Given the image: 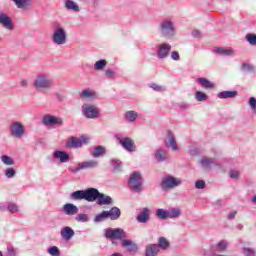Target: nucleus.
<instances>
[{"label":"nucleus","instance_id":"c9c22d12","mask_svg":"<svg viewBox=\"0 0 256 256\" xmlns=\"http://www.w3.org/2000/svg\"><path fill=\"white\" fill-rule=\"evenodd\" d=\"M178 217H181V209L172 208L168 210V219H177Z\"/></svg>","mask_w":256,"mask_h":256},{"label":"nucleus","instance_id":"a18cd8bd","mask_svg":"<svg viewBox=\"0 0 256 256\" xmlns=\"http://www.w3.org/2000/svg\"><path fill=\"white\" fill-rule=\"evenodd\" d=\"M229 243L226 240H221L217 243V251H225Z\"/></svg>","mask_w":256,"mask_h":256},{"label":"nucleus","instance_id":"a211bd4d","mask_svg":"<svg viewBox=\"0 0 256 256\" xmlns=\"http://www.w3.org/2000/svg\"><path fill=\"white\" fill-rule=\"evenodd\" d=\"M62 211L65 215L73 217V215H77L79 213V208L72 203H66L62 207Z\"/></svg>","mask_w":256,"mask_h":256},{"label":"nucleus","instance_id":"423d86ee","mask_svg":"<svg viewBox=\"0 0 256 256\" xmlns=\"http://www.w3.org/2000/svg\"><path fill=\"white\" fill-rule=\"evenodd\" d=\"M128 183L132 191H135L136 193H141V191H143V180L141 178V173L134 172L131 174Z\"/></svg>","mask_w":256,"mask_h":256},{"label":"nucleus","instance_id":"ddd939ff","mask_svg":"<svg viewBox=\"0 0 256 256\" xmlns=\"http://www.w3.org/2000/svg\"><path fill=\"white\" fill-rule=\"evenodd\" d=\"M117 139L120 145L123 147V149L128 151V153H133L135 151L136 147H135V141H133V139L129 137L123 138L121 136H118Z\"/></svg>","mask_w":256,"mask_h":256},{"label":"nucleus","instance_id":"6e6552de","mask_svg":"<svg viewBox=\"0 0 256 256\" xmlns=\"http://www.w3.org/2000/svg\"><path fill=\"white\" fill-rule=\"evenodd\" d=\"M99 108L97 106H93L91 104H83L82 105V114L87 119H97L99 118Z\"/></svg>","mask_w":256,"mask_h":256},{"label":"nucleus","instance_id":"8fccbe9b","mask_svg":"<svg viewBox=\"0 0 256 256\" xmlns=\"http://www.w3.org/2000/svg\"><path fill=\"white\" fill-rule=\"evenodd\" d=\"M8 211L10 213H19V206H17V204L10 203L8 204Z\"/></svg>","mask_w":256,"mask_h":256},{"label":"nucleus","instance_id":"4468645a","mask_svg":"<svg viewBox=\"0 0 256 256\" xmlns=\"http://www.w3.org/2000/svg\"><path fill=\"white\" fill-rule=\"evenodd\" d=\"M165 145L168 149L172 151H179V145L177 144V139L175 134L171 130L167 131V139L165 140Z\"/></svg>","mask_w":256,"mask_h":256},{"label":"nucleus","instance_id":"ea45409f","mask_svg":"<svg viewBox=\"0 0 256 256\" xmlns=\"http://www.w3.org/2000/svg\"><path fill=\"white\" fill-rule=\"evenodd\" d=\"M0 161H2L3 165H7L8 167H11V165H15V160L7 155H2L0 157Z\"/></svg>","mask_w":256,"mask_h":256},{"label":"nucleus","instance_id":"37998d69","mask_svg":"<svg viewBox=\"0 0 256 256\" xmlns=\"http://www.w3.org/2000/svg\"><path fill=\"white\" fill-rule=\"evenodd\" d=\"M150 88L153 89V91H157L158 93H163L167 91V87L156 84V83L150 84Z\"/></svg>","mask_w":256,"mask_h":256},{"label":"nucleus","instance_id":"13d9d810","mask_svg":"<svg viewBox=\"0 0 256 256\" xmlns=\"http://www.w3.org/2000/svg\"><path fill=\"white\" fill-rule=\"evenodd\" d=\"M192 35H193V37H195L196 39H201V37H203V34H202L199 30H193V31H192Z\"/></svg>","mask_w":256,"mask_h":256},{"label":"nucleus","instance_id":"f03ea898","mask_svg":"<svg viewBox=\"0 0 256 256\" xmlns=\"http://www.w3.org/2000/svg\"><path fill=\"white\" fill-rule=\"evenodd\" d=\"M158 31L165 39H173L177 35V28L175 22L171 18H165L159 23Z\"/></svg>","mask_w":256,"mask_h":256},{"label":"nucleus","instance_id":"5701e85b","mask_svg":"<svg viewBox=\"0 0 256 256\" xmlns=\"http://www.w3.org/2000/svg\"><path fill=\"white\" fill-rule=\"evenodd\" d=\"M106 213H108V219H111V221H117L121 217V210L118 207H112Z\"/></svg>","mask_w":256,"mask_h":256},{"label":"nucleus","instance_id":"dca6fc26","mask_svg":"<svg viewBox=\"0 0 256 256\" xmlns=\"http://www.w3.org/2000/svg\"><path fill=\"white\" fill-rule=\"evenodd\" d=\"M99 193V190L96 188H88L87 190H84L85 201H88L89 203L97 201Z\"/></svg>","mask_w":256,"mask_h":256},{"label":"nucleus","instance_id":"58836bf2","mask_svg":"<svg viewBox=\"0 0 256 256\" xmlns=\"http://www.w3.org/2000/svg\"><path fill=\"white\" fill-rule=\"evenodd\" d=\"M105 67H107V60L105 59L98 60L94 64L95 71H103Z\"/></svg>","mask_w":256,"mask_h":256},{"label":"nucleus","instance_id":"052dcab7","mask_svg":"<svg viewBox=\"0 0 256 256\" xmlns=\"http://www.w3.org/2000/svg\"><path fill=\"white\" fill-rule=\"evenodd\" d=\"M249 105H250L251 109H253L256 106V98L255 97L250 98Z\"/></svg>","mask_w":256,"mask_h":256},{"label":"nucleus","instance_id":"603ef678","mask_svg":"<svg viewBox=\"0 0 256 256\" xmlns=\"http://www.w3.org/2000/svg\"><path fill=\"white\" fill-rule=\"evenodd\" d=\"M242 253L244 256H255V250L251 248H244Z\"/></svg>","mask_w":256,"mask_h":256},{"label":"nucleus","instance_id":"9b49d317","mask_svg":"<svg viewBox=\"0 0 256 256\" xmlns=\"http://www.w3.org/2000/svg\"><path fill=\"white\" fill-rule=\"evenodd\" d=\"M10 133L12 137L21 139L25 135V126L21 122H13L10 126Z\"/></svg>","mask_w":256,"mask_h":256},{"label":"nucleus","instance_id":"f257e3e1","mask_svg":"<svg viewBox=\"0 0 256 256\" xmlns=\"http://www.w3.org/2000/svg\"><path fill=\"white\" fill-rule=\"evenodd\" d=\"M33 87L39 93H48L55 87V80L49 74L39 73L33 80Z\"/></svg>","mask_w":256,"mask_h":256},{"label":"nucleus","instance_id":"2eb2a0df","mask_svg":"<svg viewBox=\"0 0 256 256\" xmlns=\"http://www.w3.org/2000/svg\"><path fill=\"white\" fill-rule=\"evenodd\" d=\"M217 165V160L215 158L205 156L200 160V166L204 171H211V169H213V167H217Z\"/></svg>","mask_w":256,"mask_h":256},{"label":"nucleus","instance_id":"e2e57ef3","mask_svg":"<svg viewBox=\"0 0 256 256\" xmlns=\"http://www.w3.org/2000/svg\"><path fill=\"white\" fill-rule=\"evenodd\" d=\"M20 85H21V87H27V85H29V81L21 80Z\"/></svg>","mask_w":256,"mask_h":256},{"label":"nucleus","instance_id":"1a4fd4ad","mask_svg":"<svg viewBox=\"0 0 256 256\" xmlns=\"http://www.w3.org/2000/svg\"><path fill=\"white\" fill-rule=\"evenodd\" d=\"M87 143H89V139L85 137H71L67 140L66 147L69 149H79V147L87 145Z\"/></svg>","mask_w":256,"mask_h":256},{"label":"nucleus","instance_id":"f704fd0d","mask_svg":"<svg viewBox=\"0 0 256 256\" xmlns=\"http://www.w3.org/2000/svg\"><path fill=\"white\" fill-rule=\"evenodd\" d=\"M169 240L165 237H160L158 240V249H162L163 251L169 249Z\"/></svg>","mask_w":256,"mask_h":256},{"label":"nucleus","instance_id":"f3484780","mask_svg":"<svg viewBox=\"0 0 256 256\" xmlns=\"http://www.w3.org/2000/svg\"><path fill=\"white\" fill-rule=\"evenodd\" d=\"M0 25L9 31H13V29H15V25L11 21V18L5 13H0Z\"/></svg>","mask_w":256,"mask_h":256},{"label":"nucleus","instance_id":"bb28decb","mask_svg":"<svg viewBox=\"0 0 256 256\" xmlns=\"http://www.w3.org/2000/svg\"><path fill=\"white\" fill-rule=\"evenodd\" d=\"M138 223H147L149 221V209L143 208L142 212L137 216Z\"/></svg>","mask_w":256,"mask_h":256},{"label":"nucleus","instance_id":"c756f323","mask_svg":"<svg viewBox=\"0 0 256 256\" xmlns=\"http://www.w3.org/2000/svg\"><path fill=\"white\" fill-rule=\"evenodd\" d=\"M197 83H200L201 87H203L204 89H213V87H215V84L207 80V78H198Z\"/></svg>","mask_w":256,"mask_h":256},{"label":"nucleus","instance_id":"412c9836","mask_svg":"<svg viewBox=\"0 0 256 256\" xmlns=\"http://www.w3.org/2000/svg\"><path fill=\"white\" fill-rule=\"evenodd\" d=\"M54 159H60V163H67L69 162V154L65 151L56 150L53 152Z\"/></svg>","mask_w":256,"mask_h":256},{"label":"nucleus","instance_id":"09e8293b","mask_svg":"<svg viewBox=\"0 0 256 256\" xmlns=\"http://www.w3.org/2000/svg\"><path fill=\"white\" fill-rule=\"evenodd\" d=\"M5 177L8 179H13L15 177V169L14 168H7L5 171Z\"/></svg>","mask_w":256,"mask_h":256},{"label":"nucleus","instance_id":"4be33fe9","mask_svg":"<svg viewBox=\"0 0 256 256\" xmlns=\"http://www.w3.org/2000/svg\"><path fill=\"white\" fill-rule=\"evenodd\" d=\"M97 204L98 205H112L113 198H111V196H107V195L99 192V196L97 198Z\"/></svg>","mask_w":256,"mask_h":256},{"label":"nucleus","instance_id":"72a5a7b5","mask_svg":"<svg viewBox=\"0 0 256 256\" xmlns=\"http://www.w3.org/2000/svg\"><path fill=\"white\" fill-rule=\"evenodd\" d=\"M155 159H157V161H159V162L165 161V159H167V151H165L161 148L156 150Z\"/></svg>","mask_w":256,"mask_h":256},{"label":"nucleus","instance_id":"7ed1b4c3","mask_svg":"<svg viewBox=\"0 0 256 256\" xmlns=\"http://www.w3.org/2000/svg\"><path fill=\"white\" fill-rule=\"evenodd\" d=\"M51 40L54 45H65L67 43V30L61 24L56 25L53 29Z\"/></svg>","mask_w":256,"mask_h":256},{"label":"nucleus","instance_id":"de8ad7c7","mask_svg":"<svg viewBox=\"0 0 256 256\" xmlns=\"http://www.w3.org/2000/svg\"><path fill=\"white\" fill-rule=\"evenodd\" d=\"M49 255L59 256L61 253L59 252V248L57 246H52L48 249Z\"/></svg>","mask_w":256,"mask_h":256},{"label":"nucleus","instance_id":"a878e982","mask_svg":"<svg viewBox=\"0 0 256 256\" xmlns=\"http://www.w3.org/2000/svg\"><path fill=\"white\" fill-rule=\"evenodd\" d=\"M159 253V246L157 244H150L146 247L145 256H157Z\"/></svg>","mask_w":256,"mask_h":256},{"label":"nucleus","instance_id":"6ab92c4d","mask_svg":"<svg viewBox=\"0 0 256 256\" xmlns=\"http://www.w3.org/2000/svg\"><path fill=\"white\" fill-rule=\"evenodd\" d=\"M60 235L64 241H71L75 236V230L69 226H65L61 229Z\"/></svg>","mask_w":256,"mask_h":256},{"label":"nucleus","instance_id":"49530a36","mask_svg":"<svg viewBox=\"0 0 256 256\" xmlns=\"http://www.w3.org/2000/svg\"><path fill=\"white\" fill-rule=\"evenodd\" d=\"M246 41H248L250 45L256 46V35L251 33L247 34Z\"/></svg>","mask_w":256,"mask_h":256},{"label":"nucleus","instance_id":"864d4df0","mask_svg":"<svg viewBox=\"0 0 256 256\" xmlns=\"http://www.w3.org/2000/svg\"><path fill=\"white\" fill-rule=\"evenodd\" d=\"M195 188L196 189H205V181L204 180H198L195 182Z\"/></svg>","mask_w":256,"mask_h":256},{"label":"nucleus","instance_id":"bf43d9fd","mask_svg":"<svg viewBox=\"0 0 256 256\" xmlns=\"http://www.w3.org/2000/svg\"><path fill=\"white\" fill-rule=\"evenodd\" d=\"M8 255L9 256H15L17 255V250L15 248H8Z\"/></svg>","mask_w":256,"mask_h":256},{"label":"nucleus","instance_id":"b1692460","mask_svg":"<svg viewBox=\"0 0 256 256\" xmlns=\"http://www.w3.org/2000/svg\"><path fill=\"white\" fill-rule=\"evenodd\" d=\"M122 247H125L130 253H135V251H137V244L125 238L122 240Z\"/></svg>","mask_w":256,"mask_h":256},{"label":"nucleus","instance_id":"680f3d73","mask_svg":"<svg viewBox=\"0 0 256 256\" xmlns=\"http://www.w3.org/2000/svg\"><path fill=\"white\" fill-rule=\"evenodd\" d=\"M242 69L243 71H251L253 69V66H251L250 64H243Z\"/></svg>","mask_w":256,"mask_h":256},{"label":"nucleus","instance_id":"a19ab883","mask_svg":"<svg viewBox=\"0 0 256 256\" xmlns=\"http://www.w3.org/2000/svg\"><path fill=\"white\" fill-rule=\"evenodd\" d=\"M105 219H109L107 211H103L100 214L96 215L94 218V223H101L105 221Z\"/></svg>","mask_w":256,"mask_h":256},{"label":"nucleus","instance_id":"5fc2aeb1","mask_svg":"<svg viewBox=\"0 0 256 256\" xmlns=\"http://www.w3.org/2000/svg\"><path fill=\"white\" fill-rule=\"evenodd\" d=\"M229 175L231 179H239L240 173L237 170H231Z\"/></svg>","mask_w":256,"mask_h":256},{"label":"nucleus","instance_id":"79ce46f5","mask_svg":"<svg viewBox=\"0 0 256 256\" xmlns=\"http://www.w3.org/2000/svg\"><path fill=\"white\" fill-rule=\"evenodd\" d=\"M195 99L197 101L203 102V101H207L209 99V96L202 91H197L195 93Z\"/></svg>","mask_w":256,"mask_h":256},{"label":"nucleus","instance_id":"338daca9","mask_svg":"<svg viewBox=\"0 0 256 256\" xmlns=\"http://www.w3.org/2000/svg\"><path fill=\"white\" fill-rule=\"evenodd\" d=\"M252 111L256 114V105L252 108Z\"/></svg>","mask_w":256,"mask_h":256},{"label":"nucleus","instance_id":"0eeeda50","mask_svg":"<svg viewBox=\"0 0 256 256\" xmlns=\"http://www.w3.org/2000/svg\"><path fill=\"white\" fill-rule=\"evenodd\" d=\"M96 167H99V162L96 160H88L80 162L75 166H71L69 171L71 173H79V171H83V169H96Z\"/></svg>","mask_w":256,"mask_h":256},{"label":"nucleus","instance_id":"2f4dec72","mask_svg":"<svg viewBox=\"0 0 256 256\" xmlns=\"http://www.w3.org/2000/svg\"><path fill=\"white\" fill-rule=\"evenodd\" d=\"M70 199L73 201H81L85 199V190H77L70 195Z\"/></svg>","mask_w":256,"mask_h":256},{"label":"nucleus","instance_id":"cd10ccee","mask_svg":"<svg viewBox=\"0 0 256 256\" xmlns=\"http://www.w3.org/2000/svg\"><path fill=\"white\" fill-rule=\"evenodd\" d=\"M137 117H139V114L133 110L127 111L124 114V119L128 121V123H133L137 121Z\"/></svg>","mask_w":256,"mask_h":256},{"label":"nucleus","instance_id":"20e7f679","mask_svg":"<svg viewBox=\"0 0 256 256\" xmlns=\"http://www.w3.org/2000/svg\"><path fill=\"white\" fill-rule=\"evenodd\" d=\"M42 124L45 127H63L64 121L63 118H61V116L47 114L43 116Z\"/></svg>","mask_w":256,"mask_h":256},{"label":"nucleus","instance_id":"39448f33","mask_svg":"<svg viewBox=\"0 0 256 256\" xmlns=\"http://www.w3.org/2000/svg\"><path fill=\"white\" fill-rule=\"evenodd\" d=\"M106 239H117L119 241H123V239H127V233L125 230L121 228H108L104 230Z\"/></svg>","mask_w":256,"mask_h":256},{"label":"nucleus","instance_id":"6e6d98bb","mask_svg":"<svg viewBox=\"0 0 256 256\" xmlns=\"http://www.w3.org/2000/svg\"><path fill=\"white\" fill-rule=\"evenodd\" d=\"M105 76L108 78V79H113V77H115V71L111 70V69H107L105 71Z\"/></svg>","mask_w":256,"mask_h":256},{"label":"nucleus","instance_id":"c85d7f7f","mask_svg":"<svg viewBox=\"0 0 256 256\" xmlns=\"http://www.w3.org/2000/svg\"><path fill=\"white\" fill-rule=\"evenodd\" d=\"M237 91H222L218 93L219 99H235Z\"/></svg>","mask_w":256,"mask_h":256},{"label":"nucleus","instance_id":"9d476101","mask_svg":"<svg viewBox=\"0 0 256 256\" xmlns=\"http://www.w3.org/2000/svg\"><path fill=\"white\" fill-rule=\"evenodd\" d=\"M183 181L179 178L173 176H167L162 179L161 187L162 189H174V187H179Z\"/></svg>","mask_w":256,"mask_h":256},{"label":"nucleus","instance_id":"473e14b6","mask_svg":"<svg viewBox=\"0 0 256 256\" xmlns=\"http://www.w3.org/2000/svg\"><path fill=\"white\" fill-rule=\"evenodd\" d=\"M91 155L95 159L101 157L102 155H105V147H103V146L95 147L94 150L91 152Z\"/></svg>","mask_w":256,"mask_h":256},{"label":"nucleus","instance_id":"69168bd1","mask_svg":"<svg viewBox=\"0 0 256 256\" xmlns=\"http://www.w3.org/2000/svg\"><path fill=\"white\" fill-rule=\"evenodd\" d=\"M236 229H238V231H243V225L242 224H238L236 226Z\"/></svg>","mask_w":256,"mask_h":256},{"label":"nucleus","instance_id":"4c0bfd02","mask_svg":"<svg viewBox=\"0 0 256 256\" xmlns=\"http://www.w3.org/2000/svg\"><path fill=\"white\" fill-rule=\"evenodd\" d=\"M156 217H158V219H169V210H165L163 208H160L156 211Z\"/></svg>","mask_w":256,"mask_h":256},{"label":"nucleus","instance_id":"e433bc0d","mask_svg":"<svg viewBox=\"0 0 256 256\" xmlns=\"http://www.w3.org/2000/svg\"><path fill=\"white\" fill-rule=\"evenodd\" d=\"M16 7L18 9H25L26 7H30L31 5V0H13Z\"/></svg>","mask_w":256,"mask_h":256},{"label":"nucleus","instance_id":"c03bdc74","mask_svg":"<svg viewBox=\"0 0 256 256\" xmlns=\"http://www.w3.org/2000/svg\"><path fill=\"white\" fill-rule=\"evenodd\" d=\"M75 220L78 221V223H87V221H89V215H87V214H78L75 217Z\"/></svg>","mask_w":256,"mask_h":256},{"label":"nucleus","instance_id":"774afa93","mask_svg":"<svg viewBox=\"0 0 256 256\" xmlns=\"http://www.w3.org/2000/svg\"><path fill=\"white\" fill-rule=\"evenodd\" d=\"M253 203L256 204V195L254 196V198L252 199Z\"/></svg>","mask_w":256,"mask_h":256},{"label":"nucleus","instance_id":"393cba45","mask_svg":"<svg viewBox=\"0 0 256 256\" xmlns=\"http://www.w3.org/2000/svg\"><path fill=\"white\" fill-rule=\"evenodd\" d=\"M80 99L82 101H87L89 99H95V91L91 90V89H84L81 93H80Z\"/></svg>","mask_w":256,"mask_h":256},{"label":"nucleus","instance_id":"0e129e2a","mask_svg":"<svg viewBox=\"0 0 256 256\" xmlns=\"http://www.w3.org/2000/svg\"><path fill=\"white\" fill-rule=\"evenodd\" d=\"M235 215H237V212H231V213L228 215V219H235Z\"/></svg>","mask_w":256,"mask_h":256},{"label":"nucleus","instance_id":"f8f14e48","mask_svg":"<svg viewBox=\"0 0 256 256\" xmlns=\"http://www.w3.org/2000/svg\"><path fill=\"white\" fill-rule=\"evenodd\" d=\"M171 53V44L161 43L156 46V55L158 59H167Z\"/></svg>","mask_w":256,"mask_h":256},{"label":"nucleus","instance_id":"aec40b11","mask_svg":"<svg viewBox=\"0 0 256 256\" xmlns=\"http://www.w3.org/2000/svg\"><path fill=\"white\" fill-rule=\"evenodd\" d=\"M64 7L67 11H72V13H79V11H81L79 4L73 0H65Z\"/></svg>","mask_w":256,"mask_h":256},{"label":"nucleus","instance_id":"4d7b16f0","mask_svg":"<svg viewBox=\"0 0 256 256\" xmlns=\"http://www.w3.org/2000/svg\"><path fill=\"white\" fill-rule=\"evenodd\" d=\"M171 59H173V61H179V59H180L179 52H177V51H172V52H171Z\"/></svg>","mask_w":256,"mask_h":256},{"label":"nucleus","instance_id":"7c9ffc66","mask_svg":"<svg viewBox=\"0 0 256 256\" xmlns=\"http://www.w3.org/2000/svg\"><path fill=\"white\" fill-rule=\"evenodd\" d=\"M215 53H217V55H225L227 57H231V56L235 55V50H233L231 48L230 49L216 48Z\"/></svg>","mask_w":256,"mask_h":256},{"label":"nucleus","instance_id":"3c124183","mask_svg":"<svg viewBox=\"0 0 256 256\" xmlns=\"http://www.w3.org/2000/svg\"><path fill=\"white\" fill-rule=\"evenodd\" d=\"M111 163H112V165H113V167H114V169H115L116 171H119V169H121V167H123V163H121L120 160L113 159V160L111 161Z\"/></svg>","mask_w":256,"mask_h":256}]
</instances>
